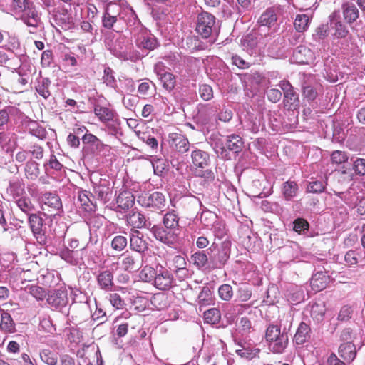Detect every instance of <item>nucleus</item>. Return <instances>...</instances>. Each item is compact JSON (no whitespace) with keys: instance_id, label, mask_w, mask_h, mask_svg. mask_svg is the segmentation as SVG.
Returning <instances> with one entry per match:
<instances>
[{"instance_id":"obj_1","label":"nucleus","mask_w":365,"mask_h":365,"mask_svg":"<svg viewBox=\"0 0 365 365\" xmlns=\"http://www.w3.org/2000/svg\"><path fill=\"white\" fill-rule=\"evenodd\" d=\"M231 242L228 240L220 244L212 242L207 248L210 257V270L222 269L230 257Z\"/></svg>"},{"instance_id":"obj_2","label":"nucleus","mask_w":365,"mask_h":365,"mask_svg":"<svg viewBox=\"0 0 365 365\" xmlns=\"http://www.w3.org/2000/svg\"><path fill=\"white\" fill-rule=\"evenodd\" d=\"M265 340L270 351L282 354L289 343L288 333L285 329L282 331L280 327L270 324L266 329Z\"/></svg>"},{"instance_id":"obj_3","label":"nucleus","mask_w":365,"mask_h":365,"mask_svg":"<svg viewBox=\"0 0 365 365\" xmlns=\"http://www.w3.org/2000/svg\"><path fill=\"white\" fill-rule=\"evenodd\" d=\"M196 31L202 38L214 41L220 31V26L212 14L203 11L197 15Z\"/></svg>"},{"instance_id":"obj_4","label":"nucleus","mask_w":365,"mask_h":365,"mask_svg":"<svg viewBox=\"0 0 365 365\" xmlns=\"http://www.w3.org/2000/svg\"><path fill=\"white\" fill-rule=\"evenodd\" d=\"M244 142L242 138L236 134L227 135L225 140V145L222 143L215 144V150L217 155L224 160H230L232 155L235 156L242 151Z\"/></svg>"},{"instance_id":"obj_5","label":"nucleus","mask_w":365,"mask_h":365,"mask_svg":"<svg viewBox=\"0 0 365 365\" xmlns=\"http://www.w3.org/2000/svg\"><path fill=\"white\" fill-rule=\"evenodd\" d=\"M29 192L31 196L38 197V200L43 210L47 212H54L51 215H56L62 210V202L59 196L51 192H46L38 193L36 189L29 188Z\"/></svg>"},{"instance_id":"obj_6","label":"nucleus","mask_w":365,"mask_h":365,"mask_svg":"<svg viewBox=\"0 0 365 365\" xmlns=\"http://www.w3.org/2000/svg\"><path fill=\"white\" fill-rule=\"evenodd\" d=\"M334 193L351 207H355L365 200V191L359 182H353L345 192L334 191Z\"/></svg>"},{"instance_id":"obj_7","label":"nucleus","mask_w":365,"mask_h":365,"mask_svg":"<svg viewBox=\"0 0 365 365\" xmlns=\"http://www.w3.org/2000/svg\"><path fill=\"white\" fill-rule=\"evenodd\" d=\"M45 213H34L30 214L29 217V224L34 237L41 245H46L47 242V237L46 235V226L45 224Z\"/></svg>"},{"instance_id":"obj_8","label":"nucleus","mask_w":365,"mask_h":365,"mask_svg":"<svg viewBox=\"0 0 365 365\" xmlns=\"http://www.w3.org/2000/svg\"><path fill=\"white\" fill-rule=\"evenodd\" d=\"M106 48L118 58H125V38L122 36H116L113 32H106L104 36Z\"/></svg>"},{"instance_id":"obj_9","label":"nucleus","mask_w":365,"mask_h":365,"mask_svg":"<svg viewBox=\"0 0 365 365\" xmlns=\"http://www.w3.org/2000/svg\"><path fill=\"white\" fill-rule=\"evenodd\" d=\"M150 232L156 240L169 247L175 245L179 240V232L166 228L164 225H152L151 227H150Z\"/></svg>"},{"instance_id":"obj_10","label":"nucleus","mask_w":365,"mask_h":365,"mask_svg":"<svg viewBox=\"0 0 365 365\" xmlns=\"http://www.w3.org/2000/svg\"><path fill=\"white\" fill-rule=\"evenodd\" d=\"M279 87L282 89L284 94V103L289 110H294L299 108V94L294 88L287 80L281 81Z\"/></svg>"},{"instance_id":"obj_11","label":"nucleus","mask_w":365,"mask_h":365,"mask_svg":"<svg viewBox=\"0 0 365 365\" xmlns=\"http://www.w3.org/2000/svg\"><path fill=\"white\" fill-rule=\"evenodd\" d=\"M282 13V7L279 5H275L267 8L258 19V24L264 29H273L275 31L277 28V19L279 15Z\"/></svg>"},{"instance_id":"obj_12","label":"nucleus","mask_w":365,"mask_h":365,"mask_svg":"<svg viewBox=\"0 0 365 365\" xmlns=\"http://www.w3.org/2000/svg\"><path fill=\"white\" fill-rule=\"evenodd\" d=\"M329 29L336 38H344L349 34V29L341 21L339 10L334 11L329 16Z\"/></svg>"},{"instance_id":"obj_13","label":"nucleus","mask_w":365,"mask_h":365,"mask_svg":"<svg viewBox=\"0 0 365 365\" xmlns=\"http://www.w3.org/2000/svg\"><path fill=\"white\" fill-rule=\"evenodd\" d=\"M175 283L173 274L161 264L156 265V277L153 285L160 290L170 289Z\"/></svg>"},{"instance_id":"obj_14","label":"nucleus","mask_w":365,"mask_h":365,"mask_svg":"<svg viewBox=\"0 0 365 365\" xmlns=\"http://www.w3.org/2000/svg\"><path fill=\"white\" fill-rule=\"evenodd\" d=\"M136 46L140 50L150 51L158 47L157 38L150 31L140 29L135 39Z\"/></svg>"},{"instance_id":"obj_15","label":"nucleus","mask_w":365,"mask_h":365,"mask_svg":"<svg viewBox=\"0 0 365 365\" xmlns=\"http://www.w3.org/2000/svg\"><path fill=\"white\" fill-rule=\"evenodd\" d=\"M140 202L143 207L150 208L152 210H160L165 207V196L160 192H154L141 197Z\"/></svg>"},{"instance_id":"obj_16","label":"nucleus","mask_w":365,"mask_h":365,"mask_svg":"<svg viewBox=\"0 0 365 365\" xmlns=\"http://www.w3.org/2000/svg\"><path fill=\"white\" fill-rule=\"evenodd\" d=\"M46 301L52 309L62 312L68 304V292L63 288L51 291Z\"/></svg>"},{"instance_id":"obj_17","label":"nucleus","mask_w":365,"mask_h":365,"mask_svg":"<svg viewBox=\"0 0 365 365\" xmlns=\"http://www.w3.org/2000/svg\"><path fill=\"white\" fill-rule=\"evenodd\" d=\"M93 194L99 202L106 204L113 197V187L109 181L101 179L98 184L93 185Z\"/></svg>"},{"instance_id":"obj_18","label":"nucleus","mask_w":365,"mask_h":365,"mask_svg":"<svg viewBox=\"0 0 365 365\" xmlns=\"http://www.w3.org/2000/svg\"><path fill=\"white\" fill-rule=\"evenodd\" d=\"M130 247L133 251L138 253H144L148 250V243L144 238V235L138 230L131 229L130 233Z\"/></svg>"},{"instance_id":"obj_19","label":"nucleus","mask_w":365,"mask_h":365,"mask_svg":"<svg viewBox=\"0 0 365 365\" xmlns=\"http://www.w3.org/2000/svg\"><path fill=\"white\" fill-rule=\"evenodd\" d=\"M235 341L239 346V348L235 350V352L241 358L252 359L257 356L260 352L259 349L252 346L251 344L243 339L235 338Z\"/></svg>"},{"instance_id":"obj_20","label":"nucleus","mask_w":365,"mask_h":365,"mask_svg":"<svg viewBox=\"0 0 365 365\" xmlns=\"http://www.w3.org/2000/svg\"><path fill=\"white\" fill-rule=\"evenodd\" d=\"M126 220L133 229H140L143 227L150 230L152 223L146 220L145 216L138 211L132 210L126 215Z\"/></svg>"},{"instance_id":"obj_21","label":"nucleus","mask_w":365,"mask_h":365,"mask_svg":"<svg viewBox=\"0 0 365 365\" xmlns=\"http://www.w3.org/2000/svg\"><path fill=\"white\" fill-rule=\"evenodd\" d=\"M168 143L170 148L176 152L184 153L189 150L190 143L182 135L173 133L168 135Z\"/></svg>"},{"instance_id":"obj_22","label":"nucleus","mask_w":365,"mask_h":365,"mask_svg":"<svg viewBox=\"0 0 365 365\" xmlns=\"http://www.w3.org/2000/svg\"><path fill=\"white\" fill-rule=\"evenodd\" d=\"M331 276L327 275V271L324 268V271L319 270L312 274L310 279V285L313 291L317 292L324 289L328 283Z\"/></svg>"},{"instance_id":"obj_23","label":"nucleus","mask_w":365,"mask_h":365,"mask_svg":"<svg viewBox=\"0 0 365 365\" xmlns=\"http://www.w3.org/2000/svg\"><path fill=\"white\" fill-rule=\"evenodd\" d=\"M191 159L196 170L204 169L210 163L209 153L200 149H195L192 151Z\"/></svg>"},{"instance_id":"obj_24","label":"nucleus","mask_w":365,"mask_h":365,"mask_svg":"<svg viewBox=\"0 0 365 365\" xmlns=\"http://www.w3.org/2000/svg\"><path fill=\"white\" fill-rule=\"evenodd\" d=\"M190 262L199 270H210V257L206 250L197 251L191 255Z\"/></svg>"},{"instance_id":"obj_25","label":"nucleus","mask_w":365,"mask_h":365,"mask_svg":"<svg viewBox=\"0 0 365 365\" xmlns=\"http://www.w3.org/2000/svg\"><path fill=\"white\" fill-rule=\"evenodd\" d=\"M21 19L28 26L34 29L38 26L41 22L40 16L34 4L21 13Z\"/></svg>"},{"instance_id":"obj_26","label":"nucleus","mask_w":365,"mask_h":365,"mask_svg":"<svg viewBox=\"0 0 365 365\" xmlns=\"http://www.w3.org/2000/svg\"><path fill=\"white\" fill-rule=\"evenodd\" d=\"M292 230L305 237H313L317 235L309 230V223L302 217L295 219L292 224Z\"/></svg>"},{"instance_id":"obj_27","label":"nucleus","mask_w":365,"mask_h":365,"mask_svg":"<svg viewBox=\"0 0 365 365\" xmlns=\"http://www.w3.org/2000/svg\"><path fill=\"white\" fill-rule=\"evenodd\" d=\"M119 20L123 21L128 26H133L140 24L139 19L130 6L120 8L118 12Z\"/></svg>"},{"instance_id":"obj_28","label":"nucleus","mask_w":365,"mask_h":365,"mask_svg":"<svg viewBox=\"0 0 365 365\" xmlns=\"http://www.w3.org/2000/svg\"><path fill=\"white\" fill-rule=\"evenodd\" d=\"M339 354L348 364L351 363L356 356L355 345L351 341L344 342L339 347Z\"/></svg>"},{"instance_id":"obj_29","label":"nucleus","mask_w":365,"mask_h":365,"mask_svg":"<svg viewBox=\"0 0 365 365\" xmlns=\"http://www.w3.org/2000/svg\"><path fill=\"white\" fill-rule=\"evenodd\" d=\"M97 282L101 289L107 292L112 291L114 287L113 272L110 270L99 272L97 275Z\"/></svg>"},{"instance_id":"obj_30","label":"nucleus","mask_w":365,"mask_h":365,"mask_svg":"<svg viewBox=\"0 0 365 365\" xmlns=\"http://www.w3.org/2000/svg\"><path fill=\"white\" fill-rule=\"evenodd\" d=\"M341 10L344 20L351 24L359 17V11L356 6L351 2H344L341 5Z\"/></svg>"},{"instance_id":"obj_31","label":"nucleus","mask_w":365,"mask_h":365,"mask_svg":"<svg viewBox=\"0 0 365 365\" xmlns=\"http://www.w3.org/2000/svg\"><path fill=\"white\" fill-rule=\"evenodd\" d=\"M314 84V79L312 76L305 77L302 83V95L308 101H313L317 97V91Z\"/></svg>"},{"instance_id":"obj_32","label":"nucleus","mask_w":365,"mask_h":365,"mask_svg":"<svg viewBox=\"0 0 365 365\" xmlns=\"http://www.w3.org/2000/svg\"><path fill=\"white\" fill-rule=\"evenodd\" d=\"M120 261V264L125 271L133 272L139 268L138 257L130 253L123 254Z\"/></svg>"},{"instance_id":"obj_33","label":"nucleus","mask_w":365,"mask_h":365,"mask_svg":"<svg viewBox=\"0 0 365 365\" xmlns=\"http://www.w3.org/2000/svg\"><path fill=\"white\" fill-rule=\"evenodd\" d=\"M53 17L56 24L63 30H68L73 26V19L67 9L56 11Z\"/></svg>"},{"instance_id":"obj_34","label":"nucleus","mask_w":365,"mask_h":365,"mask_svg":"<svg viewBox=\"0 0 365 365\" xmlns=\"http://www.w3.org/2000/svg\"><path fill=\"white\" fill-rule=\"evenodd\" d=\"M117 209L126 211L129 210L135 203V197L133 195L127 190L120 192L116 198Z\"/></svg>"},{"instance_id":"obj_35","label":"nucleus","mask_w":365,"mask_h":365,"mask_svg":"<svg viewBox=\"0 0 365 365\" xmlns=\"http://www.w3.org/2000/svg\"><path fill=\"white\" fill-rule=\"evenodd\" d=\"M24 192V184L19 178H13L9 181L6 193L14 199L20 197Z\"/></svg>"},{"instance_id":"obj_36","label":"nucleus","mask_w":365,"mask_h":365,"mask_svg":"<svg viewBox=\"0 0 365 365\" xmlns=\"http://www.w3.org/2000/svg\"><path fill=\"white\" fill-rule=\"evenodd\" d=\"M293 57L298 63L307 64L312 59L313 53L307 47L300 46L294 50Z\"/></svg>"},{"instance_id":"obj_37","label":"nucleus","mask_w":365,"mask_h":365,"mask_svg":"<svg viewBox=\"0 0 365 365\" xmlns=\"http://www.w3.org/2000/svg\"><path fill=\"white\" fill-rule=\"evenodd\" d=\"M311 329L305 322H301L294 336V341L297 344H303L310 339Z\"/></svg>"},{"instance_id":"obj_38","label":"nucleus","mask_w":365,"mask_h":365,"mask_svg":"<svg viewBox=\"0 0 365 365\" xmlns=\"http://www.w3.org/2000/svg\"><path fill=\"white\" fill-rule=\"evenodd\" d=\"M179 217L175 210L168 212L163 218V225L180 233Z\"/></svg>"},{"instance_id":"obj_39","label":"nucleus","mask_w":365,"mask_h":365,"mask_svg":"<svg viewBox=\"0 0 365 365\" xmlns=\"http://www.w3.org/2000/svg\"><path fill=\"white\" fill-rule=\"evenodd\" d=\"M78 198L86 211L91 212L95 210L96 204L93 202L95 197L93 193L82 190L78 192Z\"/></svg>"},{"instance_id":"obj_40","label":"nucleus","mask_w":365,"mask_h":365,"mask_svg":"<svg viewBox=\"0 0 365 365\" xmlns=\"http://www.w3.org/2000/svg\"><path fill=\"white\" fill-rule=\"evenodd\" d=\"M299 191V186L295 181L287 180L282 184V192L285 200L289 201L295 197Z\"/></svg>"},{"instance_id":"obj_41","label":"nucleus","mask_w":365,"mask_h":365,"mask_svg":"<svg viewBox=\"0 0 365 365\" xmlns=\"http://www.w3.org/2000/svg\"><path fill=\"white\" fill-rule=\"evenodd\" d=\"M51 83V80L48 78L41 76L36 80L35 89L41 96L47 99L51 96L49 90Z\"/></svg>"},{"instance_id":"obj_42","label":"nucleus","mask_w":365,"mask_h":365,"mask_svg":"<svg viewBox=\"0 0 365 365\" xmlns=\"http://www.w3.org/2000/svg\"><path fill=\"white\" fill-rule=\"evenodd\" d=\"M1 312L0 328L6 332L12 333L15 331V324L11 314L2 309Z\"/></svg>"},{"instance_id":"obj_43","label":"nucleus","mask_w":365,"mask_h":365,"mask_svg":"<svg viewBox=\"0 0 365 365\" xmlns=\"http://www.w3.org/2000/svg\"><path fill=\"white\" fill-rule=\"evenodd\" d=\"M20 110L15 106H6L0 110V128L6 125L10 118L18 116Z\"/></svg>"},{"instance_id":"obj_44","label":"nucleus","mask_w":365,"mask_h":365,"mask_svg":"<svg viewBox=\"0 0 365 365\" xmlns=\"http://www.w3.org/2000/svg\"><path fill=\"white\" fill-rule=\"evenodd\" d=\"M218 220L217 215L207 208L202 210L200 217L201 224L206 228L211 227Z\"/></svg>"},{"instance_id":"obj_45","label":"nucleus","mask_w":365,"mask_h":365,"mask_svg":"<svg viewBox=\"0 0 365 365\" xmlns=\"http://www.w3.org/2000/svg\"><path fill=\"white\" fill-rule=\"evenodd\" d=\"M25 176L31 180H36L40 174L39 164L34 160H29L24 166Z\"/></svg>"},{"instance_id":"obj_46","label":"nucleus","mask_w":365,"mask_h":365,"mask_svg":"<svg viewBox=\"0 0 365 365\" xmlns=\"http://www.w3.org/2000/svg\"><path fill=\"white\" fill-rule=\"evenodd\" d=\"M94 113L101 122L111 121L114 117V111L107 107L96 105Z\"/></svg>"},{"instance_id":"obj_47","label":"nucleus","mask_w":365,"mask_h":365,"mask_svg":"<svg viewBox=\"0 0 365 365\" xmlns=\"http://www.w3.org/2000/svg\"><path fill=\"white\" fill-rule=\"evenodd\" d=\"M331 277H333L334 280L337 281L339 283H348L349 281L356 279L355 272L351 269H346L338 273L332 272Z\"/></svg>"},{"instance_id":"obj_48","label":"nucleus","mask_w":365,"mask_h":365,"mask_svg":"<svg viewBox=\"0 0 365 365\" xmlns=\"http://www.w3.org/2000/svg\"><path fill=\"white\" fill-rule=\"evenodd\" d=\"M106 147H107V145L98 138L91 145L84 146L83 148L84 158H86L88 153H91L92 155H98L105 149Z\"/></svg>"},{"instance_id":"obj_49","label":"nucleus","mask_w":365,"mask_h":365,"mask_svg":"<svg viewBox=\"0 0 365 365\" xmlns=\"http://www.w3.org/2000/svg\"><path fill=\"white\" fill-rule=\"evenodd\" d=\"M244 127L253 133H257L259 130L261 125L260 119L254 115L247 114L245 120Z\"/></svg>"},{"instance_id":"obj_50","label":"nucleus","mask_w":365,"mask_h":365,"mask_svg":"<svg viewBox=\"0 0 365 365\" xmlns=\"http://www.w3.org/2000/svg\"><path fill=\"white\" fill-rule=\"evenodd\" d=\"M78 250H70L69 247H64L59 251V256L66 262L76 265L78 264Z\"/></svg>"},{"instance_id":"obj_51","label":"nucleus","mask_w":365,"mask_h":365,"mask_svg":"<svg viewBox=\"0 0 365 365\" xmlns=\"http://www.w3.org/2000/svg\"><path fill=\"white\" fill-rule=\"evenodd\" d=\"M118 14L117 16L111 15L108 9H106L102 16V26L107 29H113L115 31H119L114 29L115 24L118 21Z\"/></svg>"},{"instance_id":"obj_52","label":"nucleus","mask_w":365,"mask_h":365,"mask_svg":"<svg viewBox=\"0 0 365 365\" xmlns=\"http://www.w3.org/2000/svg\"><path fill=\"white\" fill-rule=\"evenodd\" d=\"M29 132L40 140H44L46 138L47 132L45 128L38 124L36 121H31L29 123Z\"/></svg>"},{"instance_id":"obj_53","label":"nucleus","mask_w":365,"mask_h":365,"mask_svg":"<svg viewBox=\"0 0 365 365\" xmlns=\"http://www.w3.org/2000/svg\"><path fill=\"white\" fill-rule=\"evenodd\" d=\"M139 277L142 281L153 284L156 277V267L145 266L140 272Z\"/></svg>"},{"instance_id":"obj_54","label":"nucleus","mask_w":365,"mask_h":365,"mask_svg":"<svg viewBox=\"0 0 365 365\" xmlns=\"http://www.w3.org/2000/svg\"><path fill=\"white\" fill-rule=\"evenodd\" d=\"M138 138L140 140L145 143L153 153H156L158 148V142L155 138L147 133H139Z\"/></svg>"},{"instance_id":"obj_55","label":"nucleus","mask_w":365,"mask_h":365,"mask_svg":"<svg viewBox=\"0 0 365 365\" xmlns=\"http://www.w3.org/2000/svg\"><path fill=\"white\" fill-rule=\"evenodd\" d=\"M265 29H266L259 26L257 30L250 33L252 35H253V37L261 46H265L267 42L271 38V34L269 33H267Z\"/></svg>"},{"instance_id":"obj_56","label":"nucleus","mask_w":365,"mask_h":365,"mask_svg":"<svg viewBox=\"0 0 365 365\" xmlns=\"http://www.w3.org/2000/svg\"><path fill=\"white\" fill-rule=\"evenodd\" d=\"M327 185L326 181L324 180H315L310 181L307 187L308 192L319 194L325 190Z\"/></svg>"},{"instance_id":"obj_57","label":"nucleus","mask_w":365,"mask_h":365,"mask_svg":"<svg viewBox=\"0 0 365 365\" xmlns=\"http://www.w3.org/2000/svg\"><path fill=\"white\" fill-rule=\"evenodd\" d=\"M103 81V83H105L107 86H109L112 88H117V81L115 78V72L108 66L105 67L104 68Z\"/></svg>"},{"instance_id":"obj_58","label":"nucleus","mask_w":365,"mask_h":365,"mask_svg":"<svg viewBox=\"0 0 365 365\" xmlns=\"http://www.w3.org/2000/svg\"><path fill=\"white\" fill-rule=\"evenodd\" d=\"M18 207L23 211L24 213L28 215L33 214L32 212L34 210V205L31 203V200L28 197H19L16 201Z\"/></svg>"},{"instance_id":"obj_59","label":"nucleus","mask_w":365,"mask_h":365,"mask_svg":"<svg viewBox=\"0 0 365 365\" xmlns=\"http://www.w3.org/2000/svg\"><path fill=\"white\" fill-rule=\"evenodd\" d=\"M40 357L43 362L48 365H56L58 362L57 354L50 349H43L40 352Z\"/></svg>"},{"instance_id":"obj_60","label":"nucleus","mask_w":365,"mask_h":365,"mask_svg":"<svg viewBox=\"0 0 365 365\" xmlns=\"http://www.w3.org/2000/svg\"><path fill=\"white\" fill-rule=\"evenodd\" d=\"M220 312L219 309L212 308L204 312V319L205 322L210 324H216L220 320Z\"/></svg>"},{"instance_id":"obj_61","label":"nucleus","mask_w":365,"mask_h":365,"mask_svg":"<svg viewBox=\"0 0 365 365\" xmlns=\"http://www.w3.org/2000/svg\"><path fill=\"white\" fill-rule=\"evenodd\" d=\"M154 173L158 176H162L168 170V163L163 158H157L152 163Z\"/></svg>"},{"instance_id":"obj_62","label":"nucleus","mask_w":365,"mask_h":365,"mask_svg":"<svg viewBox=\"0 0 365 365\" xmlns=\"http://www.w3.org/2000/svg\"><path fill=\"white\" fill-rule=\"evenodd\" d=\"M33 4L31 0H13L11 7L15 14H21Z\"/></svg>"},{"instance_id":"obj_63","label":"nucleus","mask_w":365,"mask_h":365,"mask_svg":"<svg viewBox=\"0 0 365 365\" xmlns=\"http://www.w3.org/2000/svg\"><path fill=\"white\" fill-rule=\"evenodd\" d=\"M309 22V18L307 15L298 14L295 18L294 26L297 31L302 32L307 29Z\"/></svg>"},{"instance_id":"obj_64","label":"nucleus","mask_w":365,"mask_h":365,"mask_svg":"<svg viewBox=\"0 0 365 365\" xmlns=\"http://www.w3.org/2000/svg\"><path fill=\"white\" fill-rule=\"evenodd\" d=\"M128 245L127 238L123 235H115L111 240L110 246L115 251L123 250Z\"/></svg>"}]
</instances>
